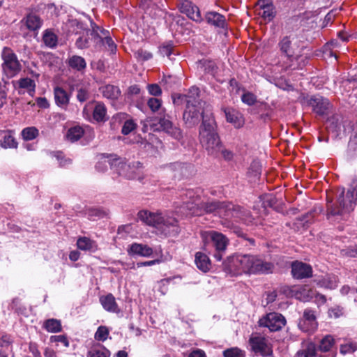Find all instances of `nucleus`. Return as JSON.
<instances>
[{
	"label": "nucleus",
	"instance_id": "nucleus-44",
	"mask_svg": "<svg viewBox=\"0 0 357 357\" xmlns=\"http://www.w3.org/2000/svg\"><path fill=\"white\" fill-rule=\"evenodd\" d=\"M160 128L162 131L166 129L171 128L174 124L170 120V116L165 114V110L162 109V112L159 113V116L157 117Z\"/></svg>",
	"mask_w": 357,
	"mask_h": 357
},
{
	"label": "nucleus",
	"instance_id": "nucleus-28",
	"mask_svg": "<svg viewBox=\"0 0 357 357\" xmlns=\"http://www.w3.org/2000/svg\"><path fill=\"white\" fill-rule=\"evenodd\" d=\"M278 45L280 51L283 55H284L289 59H291L293 57L294 50L292 47V43L290 36H286L282 38Z\"/></svg>",
	"mask_w": 357,
	"mask_h": 357
},
{
	"label": "nucleus",
	"instance_id": "nucleus-48",
	"mask_svg": "<svg viewBox=\"0 0 357 357\" xmlns=\"http://www.w3.org/2000/svg\"><path fill=\"white\" fill-rule=\"evenodd\" d=\"M231 229L234 234H235L238 237H240L249 243V245L251 246H255V240L253 238H250L248 236L247 234L243 231V230L238 226H232Z\"/></svg>",
	"mask_w": 357,
	"mask_h": 357
},
{
	"label": "nucleus",
	"instance_id": "nucleus-18",
	"mask_svg": "<svg viewBox=\"0 0 357 357\" xmlns=\"http://www.w3.org/2000/svg\"><path fill=\"white\" fill-rule=\"evenodd\" d=\"M249 344L251 346L252 351L255 354H260L263 356H269L273 354L271 349L266 351L267 343L264 337L259 335L251 336L249 339Z\"/></svg>",
	"mask_w": 357,
	"mask_h": 357
},
{
	"label": "nucleus",
	"instance_id": "nucleus-34",
	"mask_svg": "<svg viewBox=\"0 0 357 357\" xmlns=\"http://www.w3.org/2000/svg\"><path fill=\"white\" fill-rule=\"evenodd\" d=\"M3 136L0 139V145L3 149L17 147V142L12 135L10 130L3 131Z\"/></svg>",
	"mask_w": 357,
	"mask_h": 357
},
{
	"label": "nucleus",
	"instance_id": "nucleus-11",
	"mask_svg": "<svg viewBox=\"0 0 357 357\" xmlns=\"http://www.w3.org/2000/svg\"><path fill=\"white\" fill-rule=\"evenodd\" d=\"M229 203L218 200L200 202L201 215L203 213H218L225 215L227 213Z\"/></svg>",
	"mask_w": 357,
	"mask_h": 357
},
{
	"label": "nucleus",
	"instance_id": "nucleus-60",
	"mask_svg": "<svg viewBox=\"0 0 357 357\" xmlns=\"http://www.w3.org/2000/svg\"><path fill=\"white\" fill-rule=\"evenodd\" d=\"M241 100L243 103L252 106L257 102V96L250 92H246L241 96Z\"/></svg>",
	"mask_w": 357,
	"mask_h": 357
},
{
	"label": "nucleus",
	"instance_id": "nucleus-41",
	"mask_svg": "<svg viewBox=\"0 0 357 357\" xmlns=\"http://www.w3.org/2000/svg\"><path fill=\"white\" fill-rule=\"evenodd\" d=\"M357 158V142L350 137L348 142L347 149L345 152V158L351 161Z\"/></svg>",
	"mask_w": 357,
	"mask_h": 357
},
{
	"label": "nucleus",
	"instance_id": "nucleus-55",
	"mask_svg": "<svg viewBox=\"0 0 357 357\" xmlns=\"http://www.w3.org/2000/svg\"><path fill=\"white\" fill-rule=\"evenodd\" d=\"M84 33L86 36H91V40L94 42L96 46H101L103 37L100 34L99 31H90V29L86 27Z\"/></svg>",
	"mask_w": 357,
	"mask_h": 357
},
{
	"label": "nucleus",
	"instance_id": "nucleus-43",
	"mask_svg": "<svg viewBox=\"0 0 357 357\" xmlns=\"http://www.w3.org/2000/svg\"><path fill=\"white\" fill-rule=\"evenodd\" d=\"M276 13L273 3H270L269 5L263 6V12L261 16L264 20L270 22L275 17Z\"/></svg>",
	"mask_w": 357,
	"mask_h": 357
},
{
	"label": "nucleus",
	"instance_id": "nucleus-54",
	"mask_svg": "<svg viewBox=\"0 0 357 357\" xmlns=\"http://www.w3.org/2000/svg\"><path fill=\"white\" fill-rule=\"evenodd\" d=\"M258 112H261L262 114H260V119L264 121H266L271 118V109L269 105L266 102H261L257 105Z\"/></svg>",
	"mask_w": 357,
	"mask_h": 357
},
{
	"label": "nucleus",
	"instance_id": "nucleus-50",
	"mask_svg": "<svg viewBox=\"0 0 357 357\" xmlns=\"http://www.w3.org/2000/svg\"><path fill=\"white\" fill-rule=\"evenodd\" d=\"M223 357H245V351L238 347H231L223 351Z\"/></svg>",
	"mask_w": 357,
	"mask_h": 357
},
{
	"label": "nucleus",
	"instance_id": "nucleus-32",
	"mask_svg": "<svg viewBox=\"0 0 357 357\" xmlns=\"http://www.w3.org/2000/svg\"><path fill=\"white\" fill-rule=\"evenodd\" d=\"M198 68H200L205 73L214 75L218 71V66L216 63L209 59H202L197 62Z\"/></svg>",
	"mask_w": 357,
	"mask_h": 357
},
{
	"label": "nucleus",
	"instance_id": "nucleus-7",
	"mask_svg": "<svg viewBox=\"0 0 357 357\" xmlns=\"http://www.w3.org/2000/svg\"><path fill=\"white\" fill-rule=\"evenodd\" d=\"M298 327L303 332L313 333L318 327L315 311L310 308H306L303 312V317L298 320Z\"/></svg>",
	"mask_w": 357,
	"mask_h": 357
},
{
	"label": "nucleus",
	"instance_id": "nucleus-20",
	"mask_svg": "<svg viewBox=\"0 0 357 357\" xmlns=\"http://www.w3.org/2000/svg\"><path fill=\"white\" fill-rule=\"evenodd\" d=\"M221 111L224 112L227 121L232 123L235 128H239L243 126L242 116L233 107H222Z\"/></svg>",
	"mask_w": 357,
	"mask_h": 357
},
{
	"label": "nucleus",
	"instance_id": "nucleus-23",
	"mask_svg": "<svg viewBox=\"0 0 357 357\" xmlns=\"http://www.w3.org/2000/svg\"><path fill=\"white\" fill-rule=\"evenodd\" d=\"M55 102L61 108H66L70 102V94L62 87L56 86L54 89Z\"/></svg>",
	"mask_w": 357,
	"mask_h": 357
},
{
	"label": "nucleus",
	"instance_id": "nucleus-59",
	"mask_svg": "<svg viewBox=\"0 0 357 357\" xmlns=\"http://www.w3.org/2000/svg\"><path fill=\"white\" fill-rule=\"evenodd\" d=\"M137 124L132 119L126 120L121 128V133L124 135L130 134L136 128Z\"/></svg>",
	"mask_w": 357,
	"mask_h": 357
},
{
	"label": "nucleus",
	"instance_id": "nucleus-45",
	"mask_svg": "<svg viewBox=\"0 0 357 357\" xmlns=\"http://www.w3.org/2000/svg\"><path fill=\"white\" fill-rule=\"evenodd\" d=\"M84 130L80 126H74L70 128L67 132V138L71 142H75L79 140L84 135Z\"/></svg>",
	"mask_w": 357,
	"mask_h": 357
},
{
	"label": "nucleus",
	"instance_id": "nucleus-1",
	"mask_svg": "<svg viewBox=\"0 0 357 357\" xmlns=\"http://www.w3.org/2000/svg\"><path fill=\"white\" fill-rule=\"evenodd\" d=\"M199 140L208 154L216 153L220 145V137L218 131V124L211 109L202 111V121L199 127Z\"/></svg>",
	"mask_w": 357,
	"mask_h": 357
},
{
	"label": "nucleus",
	"instance_id": "nucleus-51",
	"mask_svg": "<svg viewBox=\"0 0 357 357\" xmlns=\"http://www.w3.org/2000/svg\"><path fill=\"white\" fill-rule=\"evenodd\" d=\"M18 84H19L20 88L26 89L29 93L31 92L35 91V88H36L35 82L29 77L21 78L18 81Z\"/></svg>",
	"mask_w": 357,
	"mask_h": 357
},
{
	"label": "nucleus",
	"instance_id": "nucleus-38",
	"mask_svg": "<svg viewBox=\"0 0 357 357\" xmlns=\"http://www.w3.org/2000/svg\"><path fill=\"white\" fill-rule=\"evenodd\" d=\"M110 351L103 345L98 344L87 352V357H109Z\"/></svg>",
	"mask_w": 357,
	"mask_h": 357
},
{
	"label": "nucleus",
	"instance_id": "nucleus-2",
	"mask_svg": "<svg viewBox=\"0 0 357 357\" xmlns=\"http://www.w3.org/2000/svg\"><path fill=\"white\" fill-rule=\"evenodd\" d=\"M111 159L109 163L112 169L116 172L119 176H123L128 179H135L137 174L135 168H141L142 164L140 162H133L131 165H127L123 158L116 155H111Z\"/></svg>",
	"mask_w": 357,
	"mask_h": 357
},
{
	"label": "nucleus",
	"instance_id": "nucleus-42",
	"mask_svg": "<svg viewBox=\"0 0 357 357\" xmlns=\"http://www.w3.org/2000/svg\"><path fill=\"white\" fill-rule=\"evenodd\" d=\"M335 344V340L331 335H326L320 341L319 350L322 352H328Z\"/></svg>",
	"mask_w": 357,
	"mask_h": 357
},
{
	"label": "nucleus",
	"instance_id": "nucleus-36",
	"mask_svg": "<svg viewBox=\"0 0 357 357\" xmlns=\"http://www.w3.org/2000/svg\"><path fill=\"white\" fill-rule=\"evenodd\" d=\"M43 41L47 47L54 48L57 46L58 37L52 30L46 29L43 32Z\"/></svg>",
	"mask_w": 357,
	"mask_h": 357
},
{
	"label": "nucleus",
	"instance_id": "nucleus-30",
	"mask_svg": "<svg viewBox=\"0 0 357 357\" xmlns=\"http://www.w3.org/2000/svg\"><path fill=\"white\" fill-rule=\"evenodd\" d=\"M23 20H25L26 28L29 31H37L43 24V20L41 18L33 13L28 14Z\"/></svg>",
	"mask_w": 357,
	"mask_h": 357
},
{
	"label": "nucleus",
	"instance_id": "nucleus-6",
	"mask_svg": "<svg viewBox=\"0 0 357 357\" xmlns=\"http://www.w3.org/2000/svg\"><path fill=\"white\" fill-rule=\"evenodd\" d=\"M307 104L312 108V111L320 116L329 114L332 107L328 98L319 95H314L307 100Z\"/></svg>",
	"mask_w": 357,
	"mask_h": 357
},
{
	"label": "nucleus",
	"instance_id": "nucleus-21",
	"mask_svg": "<svg viewBox=\"0 0 357 357\" xmlns=\"http://www.w3.org/2000/svg\"><path fill=\"white\" fill-rule=\"evenodd\" d=\"M237 257L236 253L228 256L222 263V271L227 275L231 276H238L239 269L238 264L236 262Z\"/></svg>",
	"mask_w": 357,
	"mask_h": 357
},
{
	"label": "nucleus",
	"instance_id": "nucleus-52",
	"mask_svg": "<svg viewBox=\"0 0 357 357\" xmlns=\"http://www.w3.org/2000/svg\"><path fill=\"white\" fill-rule=\"evenodd\" d=\"M262 206L264 208L269 207L273 208L276 211H278L277 202V198L272 195H266L262 198Z\"/></svg>",
	"mask_w": 357,
	"mask_h": 357
},
{
	"label": "nucleus",
	"instance_id": "nucleus-29",
	"mask_svg": "<svg viewBox=\"0 0 357 357\" xmlns=\"http://www.w3.org/2000/svg\"><path fill=\"white\" fill-rule=\"evenodd\" d=\"M181 208L186 215H201L200 203L195 201H184Z\"/></svg>",
	"mask_w": 357,
	"mask_h": 357
},
{
	"label": "nucleus",
	"instance_id": "nucleus-39",
	"mask_svg": "<svg viewBox=\"0 0 357 357\" xmlns=\"http://www.w3.org/2000/svg\"><path fill=\"white\" fill-rule=\"evenodd\" d=\"M106 114L107 109L105 105L103 103H98L93 109V118L98 122H105L107 119Z\"/></svg>",
	"mask_w": 357,
	"mask_h": 357
},
{
	"label": "nucleus",
	"instance_id": "nucleus-63",
	"mask_svg": "<svg viewBox=\"0 0 357 357\" xmlns=\"http://www.w3.org/2000/svg\"><path fill=\"white\" fill-rule=\"evenodd\" d=\"M357 198V192L352 190L351 188H349L347 190L345 202L349 205V209L353 210L352 205L353 204H355Z\"/></svg>",
	"mask_w": 357,
	"mask_h": 357
},
{
	"label": "nucleus",
	"instance_id": "nucleus-61",
	"mask_svg": "<svg viewBox=\"0 0 357 357\" xmlns=\"http://www.w3.org/2000/svg\"><path fill=\"white\" fill-rule=\"evenodd\" d=\"M12 309L19 314H26V308L20 304L19 298H15L12 301Z\"/></svg>",
	"mask_w": 357,
	"mask_h": 357
},
{
	"label": "nucleus",
	"instance_id": "nucleus-64",
	"mask_svg": "<svg viewBox=\"0 0 357 357\" xmlns=\"http://www.w3.org/2000/svg\"><path fill=\"white\" fill-rule=\"evenodd\" d=\"M87 214L91 218L93 217L101 218L107 215L106 212L101 208H90L87 210Z\"/></svg>",
	"mask_w": 357,
	"mask_h": 357
},
{
	"label": "nucleus",
	"instance_id": "nucleus-35",
	"mask_svg": "<svg viewBox=\"0 0 357 357\" xmlns=\"http://www.w3.org/2000/svg\"><path fill=\"white\" fill-rule=\"evenodd\" d=\"M43 328L47 332L56 333L62 331L61 322L56 319H48L45 320L43 324Z\"/></svg>",
	"mask_w": 357,
	"mask_h": 357
},
{
	"label": "nucleus",
	"instance_id": "nucleus-8",
	"mask_svg": "<svg viewBox=\"0 0 357 357\" xmlns=\"http://www.w3.org/2000/svg\"><path fill=\"white\" fill-rule=\"evenodd\" d=\"M174 179L181 181L190 177L194 171L192 164L188 162H174L167 165Z\"/></svg>",
	"mask_w": 357,
	"mask_h": 357
},
{
	"label": "nucleus",
	"instance_id": "nucleus-5",
	"mask_svg": "<svg viewBox=\"0 0 357 357\" xmlns=\"http://www.w3.org/2000/svg\"><path fill=\"white\" fill-rule=\"evenodd\" d=\"M275 265L264 260L259 255H252L249 275H268L273 273Z\"/></svg>",
	"mask_w": 357,
	"mask_h": 357
},
{
	"label": "nucleus",
	"instance_id": "nucleus-10",
	"mask_svg": "<svg viewBox=\"0 0 357 357\" xmlns=\"http://www.w3.org/2000/svg\"><path fill=\"white\" fill-rule=\"evenodd\" d=\"M225 217L238 218L247 225L252 224L254 220V218L249 211L231 203H229L228 204Z\"/></svg>",
	"mask_w": 357,
	"mask_h": 357
},
{
	"label": "nucleus",
	"instance_id": "nucleus-14",
	"mask_svg": "<svg viewBox=\"0 0 357 357\" xmlns=\"http://www.w3.org/2000/svg\"><path fill=\"white\" fill-rule=\"evenodd\" d=\"M344 195V189H342L337 198L338 204H335L332 199H327L326 208L328 218L331 216L341 215L344 208L349 209V205L345 202Z\"/></svg>",
	"mask_w": 357,
	"mask_h": 357
},
{
	"label": "nucleus",
	"instance_id": "nucleus-56",
	"mask_svg": "<svg viewBox=\"0 0 357 357\" xmlns=\"http://www.w3.org/2000/svg\"><path fill=\"white\" fill-rule=\"evenodd\" d=\"M164 132L178 141H180L183 139L182 130L179 127H177L174 125L171 126V128L165 130Z\"/></svg>",
	"mask_w": 357,
	"mask_h": 357
},
{
	"label": "nucleus",
	"instance_id": "nucleus-58",
	"mask_svg": "<svg viewBox=\"0 0 357 357\" xmlns=\"http://www.w3.org/2000/svg\"><path fill=\"white\" fill-rule=\"evenodd\" d=\"M134 56L138 61H148L153 57V54L151 52L143 49H139L135 52Z\"/></svg>",
	"mask_w": 357,
	"mask_h": 357
},
{
	"label": "nucleus",
	"instance_id": "nucleus-33",
	"mask_svg": "<svg viewBox=\"0 0 357 357\" xmlns=\"http://www.w3.org/2000/svg\"><path fill=\"white\" fill-rule=\"evenodd\" d=\"M101 90L104 97L112 100H117L121 95V90L117 86L107 84Z\"/></svg>",
	"mask_w": 357,
	"mask_h": 357
},
{
	"label": "nucleus",
	"instance_id": "nucleus-22",
	"mask_svg": "<svg viewBox=\"0 0 357 357\" xmlns=\"http://www.w3.org/2000/svg\"><path fill=\"white\" fill-rule=\"evenodd\" d=\"M130 256H141L144 257H151L153 255V249L147 245L137 243H132L127 250Z\"/></svg>",
	"mask_w": 357,
	"mask_h": 357
},
{
	"label": "nucleus",
	"instance_id": "nucleus-26",
	"mask_svg": "<svg viewBox=\"0 0 357 357\" xmlns=\"http://www.w3.org/2000/svg\"><path fill=\"white\" fill-rule=\"evenodd\" d=\"M195 263L198 269L204 273L208 272L211 268V260L208 256L202 252H197L195 255Z\"/></svg>",
	"mask_w": 357,
	"mask_h": 357
},
{
	"label": "nucleus",
	"instance_id": "nucleus-15",
	"mask_svg": "<svg viewBox=\"0 0 357 357\" xmlns=\"http://www.w3.org/2000/svg\"><path fill=\"white\" fill-rule=\"evenodd\" d=\"M178 9L181 13L185 14L188 17L196 22H201L203 20L199 8L190 1L183 0L178 4Z\"/></svg>",
	"mask_w": 357,
	"mask_h": 357
},
{
	"label": "nucleus",
	"instance_id": "nucleus-25",
	"mask_svg": "<svg viewBox=\"0 0 357 357\" xmlns=\"http://www.w3.org/2000/svg\"><path fill=\"white\" fill-rule=\"evenodd\" d=\"M75 24L77 28L80 29V31H77L76 34H79V37L77 38L75 41V45L77 48L83 50L89 47V42L87 40L84 39V34H86L85 29H86V26L82 22L75 20Z\"/></svg>",
	"mask_w": 357,
	"mask_h": 357
},
{
	"label": "nucleus",
	"instance_id": "nucleus-3",
	"mask_svg": "<svg viewBox=\"0 0 357 357\" xmlns=\"http://www.w3.org/2000/svg\"><path fill=\"white\" fill-rule=\"evenodd\" d=\"M208 245L214 248V251L211 252L212 256L218 261L222 260L225 255L229 240L226 236L216 231H210L208 233ZM211 254V252H209Z\"/></svg>",
	"mask_w": 357,
	"mask_h": 357
},
{
	"label": "nucleus",
	"instance_id": "nucleus-40",
	"mask_svg": "<svg viewBox=\"0 0 357 357\" xmlns=\"http://www.w3.org/2000/svg\"><path fill=\"white\" fill-rule=\"evenodd\" d=\"M68 63L71 68L77 70V71L84 70L86 66L85 59L83 57L77 55L71 56L69 59Z\"/></svg>",
	"mask_w": 357,
	"mask_h": 357
},
{
	"label": "nucleus",
	"instance_id": "nucleus-16",
	"mask_svg": "<svg viewBox=\"0 0 357 357\" xmlns=\"http://www.w3.org/2000/svg\"><path fill=\"white\" fill-rule=\"evenodd\" d=\"M158 229L167 236L176 237L181 231L178 220L176 218L168 217L165 218L159 226Z\"/></svg>",
	"mask_w": 357,
	"mask_h": 357
},
{
	"label": "nucleus",
	"instance_id": "nucleus-17",
	"mask_svg": "<svg viewBox=\"0 0 357 357\" xmlns=\"http://www.w3.org/2000/svg\"><path fill=\"white\" fill-rule=\"evenodd\" d=\"M204 20L209 25L216 29L227 31L228 23L225 15L216 11H208L205 13Z\"/></svg>",
	"mask_w": 357,
	"mask_h": 357
},
{
	"label": "nucleus",
	"instance_id": "nucleus-4",
	"mask_svg": "<svg viewBox=\"0 0 357 357\" xmlns=\"http://www.w3.org/2000/svg\"><path fill=\"white\" fill-rule=\"evenodd\" d=\"M1 58L3 61L2 69L8 77H13L21 71L22 65L17 55L10 47H3L1 52Z\"/></svg>",
	"mask_w": 357,
	"mask_h": 357
},
{
	"label": "nucleus",
	"instance_id": "nucleus-49",
	"mask_svg": "<svg viewBox=\"0 0 357 357\" xmlns=\"http://www.w3.org/2000/svg\"><path fill=\"white\" fill-rule=\"evenodd\" d=\"M174 42L172 40H169L164 43L159 48V52L162 56H168L174 54Z\"/></svg>",
	"mask_w": 357,
	"mask_h": 357
},
{
	"label": "nucleus",
	"instance_id": "nucleus-46",
	"mask_svg": "<svg viewBox=\"0 0 357 357\" xmlns=\"http://www.w3.org/2000/svg\"><path fill=\"white\" fill-rule=\"evenodd\" d=\"M218 150L216 151V153L214 154H208L209 155H211L215 158L219 157L220 155L224 158L226 160H230L233 158V153L231 151H229L226 149H225L223 144L220 141V145L218 146Z\"/></svg>",
	"mask_w": 357,
	"mask_h": 357
},
{
	"label": "nucleus",
	"instance_id": "nucleus-13",
	"mask_svg": "<svg viewBox=\"0 0 357 357\" xmlns=\"http://www.w3.org/2000/svg\"><path fill=\"white\" fill-rule=\"evenodd\" d=\"M291 275L296 280L310 278L312 276V268L306 263L294 261L291 262Z\"/></svg>",
	"mask_w": 357,
	"mask_h": 357
},
{
	"label": "nucleus",
	"instance_id": "nucleus-19",
	"mask_svg": "<svg viewBox=\"0 0 357 357\" xmlns=\"http://www.w3.org/2000/svg\"><path fill=\"white\" fill-rule=\"evenodd\" d=\"M137 218L146 225L155 227L158 229L162 221H163V217L160 213H152L146 210L139 211Z\"/></svg>",
	"mask_w": 357,
	"mask_h": 357
},
{
	"label": "nucleus",
	"instance_id": "nucleus-9",
	"mask_svg": "<svg viewBox=\"0 0 357 357\" xmlns=\"http://www.w3.org/2000/svg\"><path fill=\"white\" fill-rule=\"evenodd\" d=\"M286 324L284 317L278 312H270L264 319L260 320V325L268 328L272 332L278 331Z\"/></svg>",
	"mask_w": 357,
	"mask_h": 357
},
{
	"label": "nucleus",
	"instance_id": "nucleus-47",
	"mask_svg": "<svg viewBox=\"0 0 357 357\" xmlns=\"http://www.w3.org/2000/svg\"><path fill=\"white\" fill-rule=\"evenodd\" d=\"M21 134L24 140L29 141L36 138L39 135V132L35 127H27L22 130Z\"/></svg>",
	"mask_w": 357,
	"mask_h": 357
},
{
	"label": "nucleus",
	"instance_id": "nucleus-62",
	"mask_svg": "<svg viewBox=\"0 0 357 357\" xmlns=\"http://www.w3.org/2000/svg\"><path fill=\"white\" fill-rule=\"evenodd\" d=\"M147 105L153 112H155L161 107L162 101L157 98H150L147 101Z\"/></svg>",
	"mask_w": 357,
	"mask_h": 357
},
{
	"label": "nucleus",
	"instance_id": "nucleus-53",
	"mask_svg": "<svg viewBox=\"0 0 357 357\" xmlns=\"http://www.w3.org/2000/svg\"><path fill=\"white\" fill-rule=\"evenodd\" d=\"M328 121L330 124V128L332 132H336L338 135L340 132V117L337 114H334L328 118Z\"/></svg>",
	"mask_w": 357,
	"mask_h": 357
},
{
	"label": "nucleus",
	"instance_id": "nucleus-57",
	"mask_svg": "<svg viewBox=\"0 0 357 357\" xmlns=\"http://www.w3.org/2000/svg\"><path fill=\"white\" fill-rule=\"evenodd\" d=\"M109 330L107 327L105 326H100L98 328L95 333V339L98 341L104 342L106 340L109 335Z\"/></svg>",
	"mask_w": 357,
	"mask_h": 357
},
{
	"label": "nucleus",
	"instance_id": "nucleus-31",
	"mask_svg": "<svg viewBox=\"0 0 357 357\" xmlns=\"http://www.w3.org/2000/svg\"><path fill=\"white\" fill-rule=\"evenodd\" d=\"M77 246L78 249L84 250V251H90V252H96L98 250V245L96 243L91 240L87 237H79L77 241Z\"/></svg>",
	"mask_w": 357,
	"mask_h": 357
},
{
	"label": "nucleus",
	"instance_id": "nucleus-27",
	"mask_svg": "<svg viewBox=\"0 0 357 357\" xmlns=\"http://www.w3.org/2000/svg\"><path fill=\"white\" fill-rule=\"evenodd\" d=\"M252 255H242L236 253V262L238 264L239 274H249Z\"/></svg>",
	"mask_w": 357,
	"mask_h": 357
},
{
	"label": "nucleus",
	"instance_id": "nucleus-24",
	"mask_svg": "<svg viewBox=\"0 0 357 357\" xmlns=\"http://www.w3.org/2000/svg\"><path fill=\"white\" fill-rule=\"evenodd\" d=\"M100 303L102 307L107 312L118 313L120 311L116 302L115 297L111 293L106 296H100Z\"/></svg>",
	"mask_w": 357,
	"mask_h": 357
},
{
	"label": "nucleus",
	"instance_id": "nucleus-37",
	"mask_svg": "<svg viewBox=\"0 0 357 357\" xmlns=\"http://www.w3.org/2000/svg\"><path fill=\"white\" fill-rule=\"evenodd\" d=\"M186 100H185V107H202V109L204 108L205 109H208V107H210L206 102L203 101L200 96H192L190 95H185Z\"/></svg>",
	"mask_w": 357,
	"mask_h": 357
},
{
	"label": "nucleus",
	"instance_id": "nucleus-12",
	"mask_svg": "<svg viewBox=\"0 0 357 357\" xmlns=\"http://www.w3.org/2000/svg\"><path fill=\"white\" fill-rule=\"evenodd\" d=\"M202 107H185L183 113V121L185 126L192 128L197 126L202 118Z\"/></svg>",
	"mask_w": 357,
	"mask_h": 357
}]
</instances>
